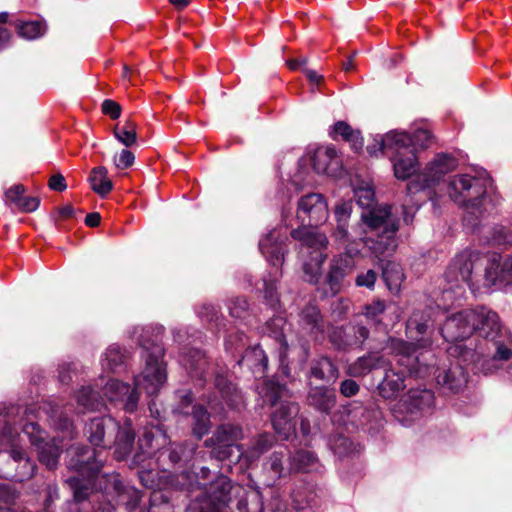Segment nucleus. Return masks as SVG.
<instances>
[{
    "label": "nucleus",
    "instance_id": "obj_34",
    "mask_svg": "<svg viewBox=\"0 0 512 512\" xmlns=\"http://www.w3.org/2000/svg\"><path fill=\"white\" fill-rule=\"evenodd\" d=\"M311 376L326 382L334 381L338 377V370L329 358L321 357L313 361Z\"/></svg>",
    "mask_w": 512,
    "mask_h": 512
},
{
    "label": "nucleus",
    "instance_id": "obj_17",
    "mask_svg": "<svg viewBox=\"0 0 512 512\" xmlns=\"http://www.w3.org/2000/svg\"><path fill=\"white\" fill-rule=\"evenodd\" d=\"M239 486L232 485L226 476H219L213 481L208 489L207 495L201 501L199 512H226L231 493L238 491Z\"/></svg>",
    "mask_w": 512,
    "mask_h": 512
},
{
    "label": "nucleus",
    "instance_id": "obj_51",
    "mask_svg": "<svg viewBox=\"0 0 512 512\" xmlns=\"http://www.w3.org/2000/svg\"><path fill=\"white\" fill-rule=\"evenodd\" d=\"M377 279V273L369 269L366 272L359 273L355 279V284L358 287H365L373 289Z\"/></svg>",
    "mask_w": 512,
    "mask_h": 512
},
{
    "label": "nucleus",
    "instance_id": "obj_12",
    "mask_svg": "<svg viewBox=\"0 0 512 512\" xmlns=\"http://www.w3.org/2000/svg\"><path fill=\"white\" fill-rule=\"evenodd\" d=\"M286 240V232H282L281 229L275 228L263 236L259 241V249L261 253L266 260L276 268L273 276L262 280V288H260V290L263 291L264 299L272 308H275L279 302L276 282L281 276V272L278 267L283 264L284 256L287 252L285 244Z\"/></svg>",
    "mask_w": 512,
    "mask_h": 512
},
{
    "label": "nucleus",
    "instance_id": "obj_23",
    "mask_svg": "<svg viewBox=\"0 0 512 512\" xmlns=\"http://www.w3.org/2000/svg\"><path fill=\"white\" fill-rule=\"evenodd\" d=\"M298 324L301 337L318 340L324 334V321L315 305L309 304L300 312Z\"/></svg>",
    "mask_w": 512,
    "mask_h": 512
},
{
    "label": "nucleus",
    "instance_id": "obj_50",
    "mask_svg": "<svg viewBox=\"0 0 512 512\" xmlns=\"http://www.w3.org/2000/svg\"><path fill=\"white\" fill-rule=\"evenodd\" d=\"M248 308L246 299L242 297H236L229 302V311L232 317L242 318L244 317Z\"/></svg>",
    "mask_w": 512,
    "mask_h": 512
},
{
    "label": "nucleus",
    "instance_id": "obj_29",
    "mask_svg": "<svg viewBox=\"0 0 512 512\" xmlns=\"http://www.w3.org/2000/svg\"><path fill=\"white\" fill-rule=\"evenodd\" d=\"M391 366L380 354L371 353L367 356L358 358L354 363L349 365L348 374L353 377H361L368 374L373 369L386 368Z\"/></svg>",
    "mask_w": 512,
    "mask_h": 512
},
{
    "label": "nucleus",
    "instance_id": "obj_59",
    "mask_svg": "<svg viewBox=\"0 0 512 512\" xmlns=\"http://www.w3.org/2000/svg\"><path fill=\"white\" fill-rule=\"evenodd\" d=\"M49 187L55 191L66 189L65 178L61 174L52 175L49 179Z\"/></svg>",
    "mask_w": 512,
    "mask_h": 512
},
{
    "label": "nucleus",
    "instance_id": "obj_25",
    "mask_svg": "<svg viewBox=\"0 0 512 512\" xmlns=\"http://www.w3.org/2000/svg\"><path fill=\"white\" fill-rule=\"evenodd\" d=\"M179 362L191 378L206 380L207 360L201 351L190 349L188 352H182Z\"/></svg>",
    "mask_w": 512,
    "mask_h": 512
},
{
    "label": "nucleus",
    "instance_id": "obj_36",
    "mask_svg": "<svg viewBox=\"0 0 512 512\" xmlns=\"http://www.w3.org/2000/svg\"><path fill=\"white\" fill-rule=\"evenodd\" d=\"M89 181L93 191L101 197L106 196L112 190V182L107 177L105 167L99 166L94 168L89 177Z\"/></svg>",
    "mask_w": 512,
    "mask_h": 512
},
{
    "label": "nucleus",
    "instance_id": "obj_33",
    "mask_svg": "<svg viewBox=\"0 0 512 512\" xmlns=\"http://www.w3.org/2000/svg\"><path fill=\"white\" fill-rule=\"evenodd\" d=\"M215 387L221 395L222 400L228 407L235 409L238 408L242 397L237 388L229 382L224 376L218 375L215 379Z\"/></svg>",
    "mask_w": 512,
    "mask_h": 512
},
{
    "label": "nucleus",
    "instance_id": "obj_5",
    "mask_svg": "<svg viewBox=\"0 0 512 512\" xmlns=\"http://www.w3.org/2000/svg\"><path fill=\"white\" fill-rule=\"evenodd\" d=\"M445 279L449 284L443 291L447 300L462 296L465 286L473 289L479 283L485 287L497 282L512 284V257L500 264L495 257L488 259L478 252L465 250L452 260L445 272Z\"/></svg>",
    "mask_w": 512,
    "mask_h": 512
},
{
    "label": "nucleus",
    "instance_id": "obj_30",
    "mask_svg": "<svg viewBox=\"0 0 512 512\" xmlns=\"http://www.w3.org/2000/svg\"><path fill=\"white\" fill-rule=\"evenodd\" d=\"M308 402L317 410L328 413L336 404L335 391L324 386L313 387L309 391Z\"/></svg>",
    "mask_w": 512,
    "mask_h": 512
},
{
    "label": "nucleus",
    "instance_id": "obj_58",
    "mask_svg": "<svg viewBox=\"0 0 512 512\" xmlns=\"http://www.w3.org/2000/svg\"><path fill=\"white\" fill-rule=\"evenodd\" d=\"M7 18H8L7 13H5V12L0 13V49L4 48L6 46V44L8 43V41L11 37L10 32L7 30V28H5L3 26V24L6 23Z\"/></svg>",
    "mask_w": 512,
    "mask_h": 512
},
{
    "label": "nucleus",
    "instance_id": "obj_35",
    "mask_svg": "<svg viewBox=\"0 0 512 512\" xmlns=\"http://www.w3.org/2000/svg\"><path fill=\"white\" fill-rule=\"evenodd\" d=\"M192 431L201 439L210 429V415L202 405H195L192 408Z\"/></svg>",
    "mask_w": 512,
    "mask_h": 512
},
{
    "label": "nucleus",
    "instance_id": "obj_27",
    "mask_svg": "<svg viewBox=\"0 0 512 512\" xmlns=\"http://www.w3.org/2000/svg\"><path fill=\"white\" fill-rule=\"evenodd\" d=\"M436 381L441 387L456 393L465 386L467 377L463 368L456 365L448 370L439 369L436 374Z\"/></svg>",
    "mask_w": 512,
    "mask_h": 512
},
{
    "label": "nucleus",
    "instance_id": "obj_44",
    "mask_svg": "<svg viewBox=\"0 0 512 512\" xmlns=\"http://www.w3.org/2000/svg\"><path fill=\"white\" fill-rule=\"evenodd\" d=\"M386 310V304L382 300H375L370 304L365 305L364 315L366 318L376 324L381 322V315Z\"/></svg>",
    "mask_w": 512,
    "mask_h": 512
},
{
    "label": "nucleus",
    "instance_id": "obj_63",
    "mask_svg": "<svg viewBox=\"0 0 512 512\" xmlns=\"http://www.w3.org/2000/svg\"><path fill=\"white\" fill-rule=\"evenodd\" d=\"M303 71L311 83L319 84L322 81V76L319 75L316 71L306 68Z\"/></svg>",
    "mask_w": 512,
    "mask_h": 512
},
{
    "label": "nucleus",
    "instance_id": "obj_2",
    "mask_svg": "<svg viewBox=\"0 0 512 512\" xmlns=\"http://www.w3.org/2000/svg\"><path fill=\"white\" fill-rule=\"evenodd\" d=\"M72 453L69 467L77 471L82 477H70L67 480L76 501L85 500L93 491L97 480L102 491L93 495V500L98 502V506L94 507V512H113L115 509L114 502L124 505L128 512H140L138 511L141 501L139 490L125 485L119 474L98 475L103 466V460L100 459V450L77 447L72 450Z\"/></svg>",
    "mask_w": 512,
    "mask_h": 512
},
{
    "label": "nucleus",
    "instance_id": "obj_48",
    "mask_svg": "<svg viewBox=\"0 0 512 512\" xmlns=\"http://www.w3.org/2000/svg\"><path fill=\"white\" fill-rule=\"evenodd\" d=\"M352 213V203L350 201H342L335 207V219L337 223L349 224Z\"/></svg>",
    "mask_w": 512,
    "mask_h": 512
},
{
    "label": "nucleus",
    "instance_id": "obj_55",
    "mask_svg": "<svg viewBox=\"0 0 512 512\" xmlns=\"http://www.w3.org/2000/svg\"><path fill=\"white\" fill-rule=\"evenodd\" d=\"M155 440L152 432H145L143 437L139 439V446L142 450V453L150 456L153 453L154 448L156 447L153 442Z\"/></svg>",
    "mask_w": 512,
    "mask_h": 512
},
{
    "label": "nucleus",
    "instance_id": "obj_18",
    "mask_svg": "<svg viewBox=\"0 0 512 512\" xmlns=\"http://www.w3.org/2000/svg\"><path fill=\"white\" fill-rule=\"evenodd\" d=\"M450 354H457L465 363H478L481 370L485 373H492L499 368V361H507L512 356V350L502 344H496V352L490 359H483L482 355L474 348L464 344H455L448 349Z\"/></svg>",
    "mask_w": 512,
    "mask_h": 512
},
{
    "label": "nucleus",
    "instance_id": "obj_1",
    "mask_svg": "<svg viewBox=\"0 0 512 512\" xmlns=\"http://www.w3.org/2000/svg\"><path fill=\"white\" fill-rule=\"evenodd\" d=\"M163 333L161 326L137 327L134 329L139 345L143 347L145 365L142 372L135 376V387L109 379L103 389V396L90 386L83 387L76 399L81 412L98 410L104 406V399L117 405L122 404L126 412L132 413L137 409L139 401L138 388L143 389L147 395H156L167 379L166 363L163 360L164 348L158 343Z\"/></svg>",
    "mask_w": 512,
    "mask_h": 512
},
{
    "label": "nucleus",
    "instance_id": "obj_41",
    "mask_svg": "<svg viewBox=\"0 0 512 512\" xmlns=\"http://www.w3.org/2000/svg\"><path fill=\"white\" fill-rule=\"evenodd\" d=\"M238 510L240 512H263V501L258 490L251 491L247 494L245 500L238 502Z\"/></svg>",
    "mask_w": 512,
    "mask_h": 512
},
{
    "label": "nucleus",
    "instance_id": "obj_11",
    "mask_svg": "<svg viewBox=\"0 0 512 512\" xmlns=\"http://www.w3.org/2000/svg\"><path fill=\"white\" fill-rule=\"evenodd\" d=\"M377 143L380 151L391 152L389 159L397 179L406 180L418 170L416 152L410 147L412 139L406 132L390 131Z\"/></svg>",
    "mask_w": 512,
    "mask_h": 512
},
{
    "label": "nucleus",
    "instance_id": "obj_47",
    "mask_svg": "<svg viewBox=\"0 0 512 512\" xmlns=\"http://www.w3.org/2000/svg\"><path fill=\"white\" fill-rule=\"evenodd\" d=\"M287 456L286 448L275 451L269 458V466L271 471L278 477L284 472L283 460Z\"/></svg>",
    "mask_w": 512,
    "mask_h": 512
},
{
    "label": "nucleus",
    "instance_id": "obj_43",
    "mask_svg": "<svg viewBox=\"0 0 512 512\" xmlns=\"http://www.w3.org/2000/svg\"><path fill=\"white\" fill-rule=\"evenodd\" d=\"M44 26L37 21L22 23L18 27L19 35L26 39H35L44 33Z\"/></svg>",
    "mask_w": 512,
    "mask_h": 512
},
{
    "label": "nucleus",
    "instance_id": "obj_52",
    "mask_svg": "<svg viewBox=\"0 0 512 512\" xmlns=\"http://www.w3.org/2000/svg\"><path fill=\"white\" fill-rule=\"evenodd\" d=\"M39 204L40 200L38 197L23 196L15 207L21 212L29 213L35 211Z\"/></svg>",
    "mask_w": 512,
    "mask_h": 512
},
{
    "label": "nucleus",
    "instance_id": "obj_60",
    "mask_svg": "<svg viewBox=\"0 0 512 512\" xmlns=\"http://www.w3.org/2000/svg\"><path fill=\"white\" fill-rule=\"evenodd\" d=\"M384 138H385V136H379V135H378V136H376V137L373 139V143H372V144H369V145L367 146V152L369 153V155L377 157V156H379L380 154H385V155H387V156L389 157V155H390V153H391V152L387 153L385 150L380 151V150H379V144L377 143V140H381V139H384Z\"/></svg>",
    "mask_w": 512,
    "mask_h": 512
},
{
    "label": "nucleus",
    "instance_id": "obj_56",
    "mask_svg": "<svg viewBox=\"0 0 512 512\" xmlns=\"http://www.w3.org/2000/svg\"><path fill=\"white\" fill-rule=\"evenodd\" d=\"M102 111L112 119H117L120 117L121 107L117 102L108 99L102 103Z\"/></svg>",
    "mask_w": 512,
    "mask_h": 512
},
{
    "label": "nucleus",
    "instance_id": "obj_15",
    "mask_svg": "<svg viewBox=\"0 0 512 512\" xmlns=\"http://www.w3.org/2000/svg\"><path fill=\"white\" fill-rule=\"evenodd\" d=\"M434 395L427 389H411L394 408V415L403 425L408 426L422 417L433 405Z\"/></svg>",
    "mask_w": 512,
    "mask_h": 512
},
{
    "label": "nucleus",
    "instance_id": "obj_39",
    "mask_svg": "<svg viewBox=\"0 0 512 512\" xmlns=\"http://www.w3.org/2000/svg\"><path fill=\"white\" fill-rule=\"evenodd\" d=\"M348 227L349 224L337 223L336 228L332 234L334 240L339 244L344 245L345 249L349 245L359 248V243L363 244L360 241V235L354 233L356 235V238H353V236L348 231ZM356 227L357 225L353 228V232H355L354 229Z\"/></svg>",
    "mask_w": 512,
    "mask_h": 512
},
{
    "label": "nucleus",
    "instance_id": "obj_61",
    "mask_svg": "<svg viewBox=\"0 0 512 512\" xmlns=\"http://www.w3.org/2000/svg\"><path fill=\"white\" fill-rule=\"evenodd\" d=\"M217 310L212 305H204L202 309L199 311V315L202 318H206L207 321H212L214 319H217Z\"/></svg>",
    "mask_w": 512,
    "mask_h": 512
},
{
    "label": "nucleus",
    "instance_id": "obj_14",
    "mask_svg": "<svg viewBox=\"0 0 512 512\" xmlns=\"http://www.w3.org/2000/svg\"><path fill=\"white\" fill-rule=\"evenodd\" d=\"M457 160L446 153L437 154L430 161L424 170L419 173L416 178L407 185L409 194H415L419 191L431 189L440 185V181L444 176L457 167Z\"/></svg>",
    "mask_w": 512,
    "mask_h": 512
},
{
    "label": "nucleus",
    "instance_id": "obj_3",
    "mask_svg": "<svg viewBox=\"0 0 512 512\" xmlns=\"http://www.w3.org/2000/svg\"><path fill=\"white\" fill-rule=\"evenodd\" d=\"M351 185L357 204L367 209L362 212L355 233L375 257L390 255L397 247L398 218L392 215L390 206L374 207L375 191L370 179L355 177Z\"/></svg>",
    "mask_w": 512,
    "mask_h": 512
},
{
    "label": "nucleus",
    "instance_id": "obj_10",
    "mask_svg": "<svg viewBox=\"0 0 512 512\" xmlns=\"http://www.w3.org/2000/svg\"><path fill=\"white\" fill-rule=\"evenodd\" d=\"M259 394L265 402H270L272 406L278 405L272 414V425L282 439H288L295 432V418L299 413V406L286 399L288 390L273 379L263 383Z\"/></svg>",
    "mask_w": 512,
    "mask_h": 512
},
{
    "label": "nucleus",
    "instance_id": "obj_28",
    "mask_svg": "<svg viewBox=\"0 0 512 512\" xmlns=\"http://www.w3.org/2000/svg\"><path fill=\"white\" fill-rule=\"evenodd\" d=\"M385 369L383 381L378 385L379 394L385 399H394L404 389V370Z\"/></svg>",
    "mask_w": 512,
    "mask_h": 512
},
{
    "label": "nucleus",
    "instance_id": "obj_6",
    "mask_svg": "<svg viewBox=\"0 0 512 512\" xmlns=\"http://www.w3.org/2000/svg\"><path fill=\"white\" fill-rule=\"evenodd\" d=\"M85 434L89 442L96 447L106 448L114 444V456L119 461L131 453L135 440V433L129 420L120 426L110 416L91 419L85 427Z\"/></svg>",
    "mask_w": 512,
    "mask_h": 512
},
{
    "label": "nucleus",
    "instance_id": "obj_7",
    "mask_svg": "<svg viewBox=\"0 0 512 512\" xmlns=\"http://www.w3.org/2000/svg\"><path fill=\"white\" fill-rule=\"evenodd\" d=\"M488 178L471 177L467 174L454 177L448 184L449 197L455 203L465 207L467 213L476 218L490 213L495 204L488 200Z\"/></svg>",
    "mask_w": 512,
    "mask_h": 512
},
{
    "label": "nucleus",
    "instance_id": "obj_8",
    "mask_svg": "<svg viewBox=\"0 0 512 512\" xmlns=\"http://www.w3.org/2000/svg\"><path fill=\"white\" fill-rule=\"evenodd\" d=\"M429 328L427 320L415 312L407 321V335L416 343H408L401 339H389L386 349L396 358L397 364L404 367V370L411 375H419L421 369L419 367V357L416 355L417 348H424L430 344L429 339L419 335H425Z\"/></svg>",
    "mask_w": 512,
    "mask_h": 512
},
{
    "label": "nucleus",
    "instance_id": "obj_13",
    "mask_svg": "<svg viewBox=\"0 0 512 512\" xmlns=\"http://www.w3.org/2000/svg\"><path fill=\"white\" fill-rule=\"evenodd\" d=\"M244 437L241 426L225 423L219 425L213 435L204 442L210 449V455L219 461L231 459L234 450L240 454L242 445L237 442Z\"/></svg>",
    "mask_w": 512,
    "mask_h": 512
},
{
    "label": "nucleus",
    "instance_id": "obj_42",
    "mask_svg": "<svg viewBox=\"0 0 512 512\" xmlns=\"http://www.w3.org/2000/svg\"><path fill=\"white\" fill-rule=\"evenodd\" d=\"M383 278L390 289H392V286H398L403 280L401 267L395 263H388L383 268Z\"/></svg>",
    "mask_w": 512,
    "mask_h": 512
},
{
    "label": "nucleus",
    "instance_id": "obj_37",
    "mask_svg": "<svg viewBox=\"0 0 512 512\" xmlns=\"http://www.w3.org/2000/svg\"><path fill=\"white\" fill-rule=\"evenodd\" d=\"M137 125L131 121L127 120L123 125H117L114 128V136L115 138L124 146L131 147L137 141V133H136Z\"/></svg>",
    "mask_w": 512,
    "mask_h": 512
},
{
    "label": "nucleus",
    "instance_id": "obj_57",
    "mask_svg": "<svg viewBox=\"0 0 512 512\" xmlns=\"http://www.w3.org/2000/svg\"><path fill=\"white\" fill-rule=\"evenodd\" d=\"M340 392L345 397L355 396L359 392V385L354 380H344L340 385Z\"/></svg>",
    "mask_w": 512,
    "mask_h": 512
},
{
    "label": "nucleus",
    "instance_id": "obj_4",
    "mask_svg": "<svg viewBox=\"0 0 512 512\" xmlns=\"http://www.w3.org/2000/svg\"><path fill=\"white\" fill-rule=\"evenodd\" d=\"M328 215V205L321 194L309 193L299 199L296 216L303 227L293 230L291 236L300 243L303 278L312 284H317L322 276L329 243L327 236L315 227L325 223Z\"/></svg>",
    "mask_w": 512,
    "mask_h": 512
},
{
    "label": "nucleus",
    "instance_id": "obj_38",
    "mask_svg": "<svg viewBox=\"0 0 512 512\" xmlns=\"http://www.w3.org/2000/svg\"><path fill=\"white\" fill-rule=\"evenodd\" d=\"M316 465V458L310 451H298L291 459L290 469L294 471L310 472Z\"/></svg>",
    "mask_w": 512,
    "mask_h": 512
},
{
    "label": "nucleus",
    "instance_id": "obj_22",
    "mask_svg": "<svg viewBox=\"0 0 512 512\" xmlns=\"http://www.w3.org/2000/svg\"><path fill=\"white\" fill-rule=\"evenodd\" d=\"M471 324L475 332L484 338L494 339L500 331V321L497 313L486 307H478L470 310Z\"/></svg>",
    "mask_w": 512,
    "mask_h": 512
},
{
    "label": "nucleus",
    "instance_id": "obj_16",
    "mask_svg": "<svg viewBox=\"0 0 512 512\" xmlns=\"http://www.w3.org/2000/svg\"><path fill=\"white\" fill-rule=\"evenodd\" d=\"M32 446L38 451L39 461L48 469L56 468L61 453V447L55 439L47 441L46 433L34 421H27L22 428Z\"/></svg>",
    "mask_w": 512,
    "mask_h": 512
},
{
    "label": "nucleus",
    "instance_id": "obj_32",
    "mask_svg": "<svg viewBox=\"0 0 512 512\" xmlns=\"http://www.w3.org/2000/svg\"><path fill=\"white\" fill-rule=\"evenodd\" d=\"M330 136L333 139H337L338 136H341L344 141L350 143L351 148L356 152L362 149L363 141L360 132L353 130L351 126L344 121H338L332 126Z\"/></svg>",
    "mask_w": 512,
    "mask_h": 512
},
{
    "label": "nucleus",
    "instance_id": "obj_40",
    "mask_svg": "<svg viewBox=\"0 0 512 512\" xmlns=\"http://www.w3.org/2000/svg\"><path fill=\"white\" fill-rule=\"evenodd\" d=\"M238 363L240 365L246 364L249 367L261 366L264 369L267 366L268 359L264 353V350L259 346H255L246 350L242 359Z\"/></svg>",
    "mask_w": 512,
    "mask_h": 512
},
{
    "label": "nucleus",
    "instance_id": "obj_19",
    "mask_svg": "<svg viewBox=\"0 0 512 512\" xmlns=\"http://www.w3.org/2000/svg\"><path fill=\"white\" fill-rule=\"evenodd\" d=\"M359 253V248L349 245L345 253L336 255L331 259L326 275V283L333 295L340 292L344 279L355 267L353 257Z\"/></svg>",
    "mask_w": 512,
    "mask_h": 512
},
{
    "label": "nucleus",
    "instance_id": "obj_31",
    "mask_svg": "<svg viewBox=\"0 0 512 512\" xmlns=\"http://www.w3.org/2000/svg\"><path fill=\"white\" fill-rule=\"evenodd\" d=\"M127 352L116 344L110 345L101 358V365L104 371H120L126 361Z\"/></svg>",
    "mask_w": 512,
    "mask_h": 512
},
{
    "label": "nucleus",
    "instance_id": "obj_24",
    "mask_svg": "<svg viewBox=\"0 0 512 512\" xmlns=\"http://www.w3.org/2000/svg\"><path fill=\"white\" fill-rule=\"evenodd\" d=\"M274 444L273 436L263 433L258 435L248 448H244L240 454L236 455V459L240 462L241 466L250 467L256 463L259 458L268 451Z\"/></svg>",
    "mask_w": 512,
    "mask_h": 512
},
{
    "label": "nucleus",
    "instance_id": "obj_46",
    "mask_svg": "<svg viewBox=\"0 0 512 512\" xmlns=\"http://www.w3.org/2000/svg\"><path fill=\"white\" fill-rule=\"evenodd\" d=\"M491 241L496 245H512V226H496L493 229Z\"/></svg>",
    "mask_w": 512,
    "mask_h": 512
},
{
    "label": "nucleus",
    "instance_id": "obj_26",
    "mask_svg": "<svg viewBox=\"0 0 512 512\" xmlns=\"http://www.w3.org/2000/svg\"><path fill=\"white\" fill-rule=\"evenodd\" d=\"M287 322L286 319L277 315L266 323V332L269 336L273 337L279 343V357L283 365L289 350L288 335L286 334Z\"/></svg>",
    "mask_w": 512,
    "mask_h": 512
},
{
    "label": "nucleus",
    "instance_id": "obj_53",
    "mask_svg": "<svg viewBox=\"0 0 512 512\" xmlns=\"http://www.w3.org/2000/svg\"><path fill=\"white\" fill-rule=\"evenodd\" d=\"M134 159V154L131 151L123 149L119 156L114 158V162L118 169H127L134 163Z\"/></svg>",
    "mask_w": 512,
    "mask_h": 512
},
{
    "label": "nucleus",
    "instance_id": "obj_54",
    "mask_svg": "<svg viewBox=\"0 0 512 512\" xmlns=\"http://www.w3.org/2000/svg\"><path fill=\"white\" fill-rule=\"evenodd\" d=\"M25 188L21 184H17L9 188L6 193V200L13 204L14 206L17 205V203L21 200V198L24 196Z\"/></svg>",
    "mask_w": 512,
    "mask_h": 512
},
{
    "label": "nucleus",
    "instance_id": "obj_21",
    "mask_svg": "<svg viewBox=\"0 0 512 512\" xmlns=\"http://www.w3.org/2000/svg\"><path fill=\"white\" fill-rule=\"evenodd\" d=\"M313 169L318 174L337 176L342 168V161L333 146H321L310 156Z\"/></svg>",
    "mask_w": 512,
    "mask_h": 512
},
{
    "label": "nucleus",
    "instance_id": "obj_20",
    "mask_svg": "<svg viewBox=\"0 0 512 512\" xmlns=\"http://www.w3.org/2000/svg\"><path fill=\"white\" fill-rule=\"evenodd\" d=\"M470 310H465L449 317L441 328V334L448 342H461L475 332L471 324Z\"/></svg>",
    "mask_w": 512,
    "mask_h": 512
},
{
    "label": "nucleus",
    "instance_id": "obj_62",
    "mask_svg": "<svg viewBox=\"0 0 512 512\" xmlns=\"http://www.w3.org/2000/svg\"><path fill=\"white\" fill-rule=\"evenodd\" d=\"M185 456V452L181 446H177L169 450L168 457L172 463L179 462Z\"/></svg>",
    "mask_w": 512,
    "mask_h": 512
},
{
    "label": "nucleus",
    "instance_id": "obj_9",
    "mask_svg": "<svg viewBox=\"0 0 512 512\" xmlns=\"http://www.w3.org/2000/svg\"><path fill=\"white\" fill-rule=\"evenodd\" d=\"M19 441L17 431L5 421L0 442L9 444L10 450L0 452V477L22 482L34 475L36 464L19 445Z\"/></svg>",
    "mask_w": 512,
    "mask_h": 512
},
{
    "label": "nucleus",
    "instance_id": "obj_64",
    "mask_svg": "<svg viewBox=\"0 0 512 512\" xmlns=\"http://www.w3.org/2000/svg\"><path fill=\"white\" fill-rule=\"evenodd\" d=\"M101 217L98 213H90L85 218V224L90 227H96L99 225Z\"/></svg>",
    "mask_w": 512,
    "mask_h": 512
},
{
    "label": "nucleus",
    "instance_id": "obj_49",
    "mask_svg": "<svg viewBox=\"0 0 512 512\" xmlns=\"http://www.w3.org/2000/svg\"><path fill=\"white\" fill-rule=\"evenodd\" d=\"M408 136L412 139L411 148L416 152V148H425L429 145L431 134L429 131L425 129H418L415 131V133L411 136L408 134Z\"/></svg>",
    "mask_w": 512,
    "mask_h": 512
},
{
    "label": "nucleus",
    "instance_id": "obj_45",
    "mask_svg": "<svg viewBox=\"0 0 512 512\" xmlns=\"http://www.w3.org/2000/svg\"><path fill=\"white\" fill-rule=\"evenodd\" d=\"M51 421L53 426L56 429L66 431L69 434L72 432V421L64 415L63 411H60L59 408H52L51 409V415H50Z\"/></svg>",
    "mask_w": 512,
    "mask_h": 512
}]
</instances>
